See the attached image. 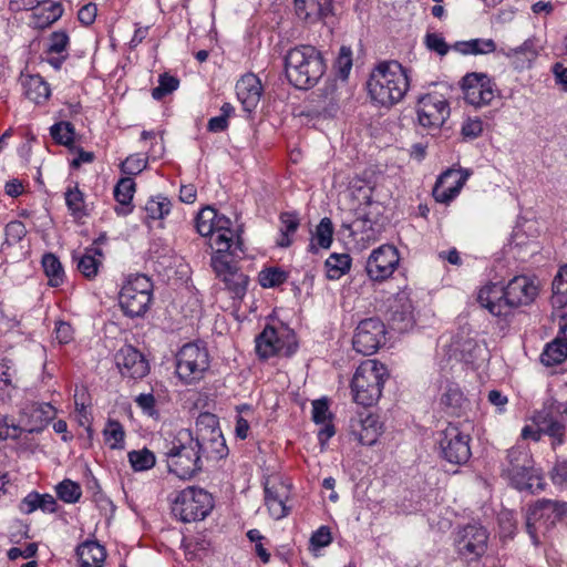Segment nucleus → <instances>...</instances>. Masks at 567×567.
Listing matches in <instances>:
<instances>
[{"label":"nucleus","instance_id":"23","mask_svg":"<svg viewBox=\"0 0 567 567\" xmlns=\"http://www.w3.org/2000/svg\"><path fill=\"white\" fill-rule=\"evenodd\" d=\"M19 509L25 515L37 509H41L44 513H54L56 511V501L50 494L31 492L20 502Z\"/></svg>","mask_w":567,"mask_h":567},{"label":"nucleus","instance_id":"30","mask_svg":"<svg viewBox=\"0 0 567 567\" xmlns=\"http://www.w3.org/2000/svg\"><path fill=\"white\" fill-rule=\"evenodd\" d=\"M23 87L25 96L37 104L44 103L51 94L49 84L38 74L29 75L23 81Z\"/></svg>","mask_w":567,"mask_h":567},{"label":"nucleus","instance_id":"34","mask_svg":"<svg viewBox=\"0 0 567 567\" xmlns=\"http://www.w3.org/2000/svg\"><path fill=\"white\" fill-rule=\"evenodd\" d=\"M360 430L357 431L353 427V432L357 433L358 441L361 445H373L379 435H380V429L378 420L373 415H368L365 419L360 420L359 422Z\"/></svg>","mask_w":567,"mask_h":567},{"label":"nucleus","instance_id":"39","mask_svg":"<svg viewBox=\"0 0 567 567\" xmlns=\"http://www.w3.org/2000/svg\"><path fill=\"white\" fill-rule=\"evenodd\" d=\"M104 441L112 450H122L125 446V431L116 420H109L103 431Z\"/></svg>","mask_w":567,"mask_h":567},{"label":"nucleus","instance_id":"61","mask_svg":"<svg viewBox=\"0 0 567 567\" xmlns=\"http://www.w3.org/2000/svg\"><path fill=\"white\" fill-rule=\"evenodd\" d=\"M22 433V429L10 421L8 416L0 419V441L7 439H18Z\"/></svg>","mask_w":567,"mask_h":567},{"label":"nucleus","instance_id":"53","mask_svg":"<svg viewBox=\"0 0 567 567\" xmlns=\"http://www.w3.org/2000/svg\"><path fill=\"white\" fill-rule=\"evenodd\" d=\"M464 401L463 393L457 388H449L441 398V404L451 413H455Z\"/></svg>","mask_w":567,"mask_h":567},{"label":"nucleus","instance_id":"46","mask_svg":"<svg viewBox=\"0 0 567 567\" xmlns=\"http://www.w3.org/2000/svg\"><path fill=\"white\" fill-rule=\"evenodd\" d=\"M55 489L58 497L69 504L76 503L82 495L81 486L71 480L62 481Z\"/></svg>","mask_w":567,"mask_h":567},{"label":"nucleus","instance_id":"49","mask_svg":"<svg viewBox=\"0 0 567 567\" xmlns=\"http://www.w3.org/2000/svg\"><path fill=\"white\" fill-rule=\"evenodd\" d=\"M16 371L8 364V362H0V398L2 400L11 396V391L14 389L12 378Z\"/></svg>","mask_w":567,"mask_h":567},{"label":"nucleus","instance_id":"26","mask_svg":"<svg viewBox=\"0 0 567 567\" xmlns=\"http://www.w3.org/2000/svg\"><path fill=\"white\" fill-rule=\"evenodd\" d=\"M567 359V331L566 336L560 333L548 343L540 355V361L547 367L556 365Z\"/></svg>","mask_w":567,"mask_h":567},{"label":"nucleus","instance_id":"47","mask_svg":"<svg viewBox=\"0 0 567 567\" xmlns=\"http://www.w3.org/2000/svg\"><path fill=\"white\" fill-rule=\"evenodd\" d=\"M171 210V202L166 197H156L147 200L145 212L152 219H162Z\"/></svg>","mask_w":567,"mask_h":567},{"label":"nucleus","instance_id":"51","mask_svg":"<svg viewBox=\"0 0 567 567\" xmlns=\"http://www.w3.org/2000/svg\"><path fill=\"white\" fill-rule=\"evenodd\" d=\"M178 80L168 74H162L158 80V85L152 90V97L162 100L167 94L172 93L178 87Z\"/></svg>","mask_w":567,"mask_h":567},{"label":"nucleus","instance_id":"42","mask_svg":"<svg viewBox=\"0 0 567 567\" xmlns=\"http://www.w3.org/2000/svg\"><path fill=\"white\" fill-rule=\"evenodd\" d=\"M551 318L557 322L559 332L566 336L567 332V295L551 296Z\"/></svg>","mask_w":567,"mask_h":567},{"label":"nucleus","instance_id":"38","mask_svg":"<svg viewBox=\"0 0 567 567\" xmlns=\"http://www.w3.org/2000/svg\"><path fill=\"white\" fill-rule=\"evenodd\" d=\"M42 267L45 276L49 279V285L51 287H59L64 281V270L63 267L58 259V257L53 254H45L42 257Z\"/></svg>","mask_w":567,"mask_h":567},{"label":"nucleus","instance_id":"36","mask_svg":"<svg viewBox=\"0 0 567 567\" xmlns=\"http://www.w3.org/2000/svg\"><path fill=\"white\" fill-rule=\"evenodd\" d=\"M454 49L462 54H488L496 50V43L492 39H472L456 42Z\"/></svg>","mask_w":567,"mask_h":567},{"label":"nucleus","instance_id":"27","mask_svg":"<svg viewBox=\"0 0 567 567\" xmlns=\"http://www.w3.org/2000/svg\"><path fill=\"white\" fill-rule=\"evenodd\" d=\"M215 433L216 435L221 434L217 416L209 412L200 413L196 419V437H193V443H200L204 442L206 439L214 437Z\"/></svg>","mask_w":567,"mask_h":567},{"label":"nucleus","instance_id":"33","mask_svg":"<svg viewBox=\"0 0 567 567\" xmlns=\"http://www.w3.org/2000/svg\"><path fill=\"white\" fill-rule=\"evenodd\" d=\"M265 502L270 515L275 519L284 518L288 514L285 504V493H280L275 486L265 485Z\"/></svg>","mask_w":567,"mask_h":567},{"label":"nucleus","instance_id":"54","mask_svg":"<svg viewBox=\"0 0 567 567\" xmlns=\"http://www.w3.org/2000/svg\"><path fill=\"white\" fill-rule=\"evenodd\" d=\"M352 68V51L348 47H341L336 60V69L341 79L346 80Z\"/></svg>","mask_w":567,"mask_h":567},{"label":"nucleus","instance_id":"31","mask_svg":"<svg viewBox=\"0 0 567 567\" xmlns=\"http://www.w3.org/2000/svg\"><path fill=\"white\" fill-rule=\"evenodd\" d=\"M296 16L303 21H317L327 16L328 8L318 0H293Z\"/></svg>","mask_w":567,"mask_h":567},{"label":"nucleus","instance_id":"17","mask_svg":"<svg viewBox=\"0 0 567 567\" xmlns=\"http://www.w3.org/2000/svg\"><path fill=\"white\" fill-rule=\"evenodd\" d=\"M466 103L476 107L488 105L495 97V84L484 73H470L462 80Z\"/></svg>","mask_w":567,"mask_h":567},{"label":"nucleus","instance_id":"57","mask_svg":"<svg viewBox=\"0 0 567 567\" xmlns=\"http://www.w3.org/2000/svg\"><path fill=\"white\" fill-rule=\"evenodd\" d=\"M146 165L147 161L143 156L138 154L130 155L121 164V171L126 175H137L146 167Z\"/></svg>","mask_w":567,"mask_h":567},{"label":"nucleus","instance_id":"7","mask_svg":"<svg viewBox=\"0 0 567 567\" xmlns=\"http://www.w3.org/2000/svg\"><path fill=\"white\" fill-rule=\"evenodd\" d=\"M153 282L145 275L130 277L118 296L120 306L130 318L142 317L152 302Z\"/></svg>","mask_w":567,"mask_h":567},{"label":"nucleus","instance_id":"13","mask_svg":"<svg viewBox=\"0 0 567 567\" xmlns=\"http://www.w3.org/2000/svg\"><path fill=\"white\" fill-rule=\"evenodd\" d=\"M488 535L480 525H466L457 532L454 544L457 554L467 561H474L484 555Z\"/></svg>","mask_w":567,"mask_h":567},{"label":"nucleus","instance_id":"16","mask_svg":"<svg viewBox=\"0 0 567 567\" xmlns=\"http://www.w3.org/2000/svg\"><path fill=\"white\" fill-rule=\"evenodd\" d=\"M419 123L429 128H439L450 116V106L445 99L437 94H425L417 102Z\"/></svg>","mask_w":567,"mask_h":567},{"label":"nucleus","instance_id":"9","mask_svg":"<svg viewBox=\"0 0 567 567\" xmlns=\"http://www.w3.org/2000/svg\"><path fill=\"white\" fill-rule=\"evenodd\" d=\"M209 365L208 350L197 343L183 346L176 354V373L186 384L202 380Z\"/></svg>","mask_w":567,"mask_h":567},{"label":"nucleus","instance_id":"63","mask_svg":"<svg viewBox=\"0 0 567 567\" xmlns=\"http://www.w3.org/2000/svg\"><path fill=\"white\" fill-rule=\"evenodd\" d=\"M550 476L555 485L567 488V460L557 461Z\"/></svg>","mask_w":567,"mask_h":567},{"label":"nucleus","instance_id":"24","mask_svg":"<svg viewBox=\"0 0 567 567\" xmlns=\"http://www.w3.org/2000/svg\"><path fill=\"white\" fill-rule=\"evenodd\" d=\"M210 236V246L215 249L213 256H223L226 260L230 259V254H228L229 249L234 247V250L238 249L243 251V240L239 235H236L234 231H215V234ZM233 251L231 254H234Z\"/></svg>","mask_w":567,"mask_h":567},{"label":"nucleus","instance_id":"2","mask_svg":"<svg viewBox=\"0 0 567 567\" xmlns=\"http://www.w3.org/2000/svg\"><path fill=\"white\" fill-rule=\"evenodd\" d=\"M410 86L405 69L396 61L379 63L371 72L368 92L371 100L383 107L399 103Z\"/></svg>","mask_w":567,"mask_h":567},{"label":"nucleus","instance_id":"32","mask_svg":"<svg viewBox=\"0 0 567 567\" xmlns=\"http://www.w3.org/2000/svg\"><path fill=\"white\" fill-rule=\"evenodd\" d=\"M200 456L206 458L219 460L227 455L228 449L221 434L206 439L204 442L195 443Z\"/></svg>","mask_w":567,"mask_h":567},{"label":"nucleus","instance_id":"19","mask_svg":"<svg viewBox=\"0 0 567 567\" xmlns=\"http://www.w3.org/2000/svg\"><path fill=\"white\" fill-rule=\"evenodd\" d=\"M467 177V172L447 169L435 183L433 197L437 203L449 204L458 195Z\"/></svg>","mask_w":567,"mask_h":567},{"label":"nucleus","instance_id":"3","mask_svg":"<svg viewBox=\"0 0 567 567\" xmlns=\"http://www.w3.org/2000/svg\"><path fill=\"white\" fill-rule=\"evenodd\" d=\"M322 54L312 45H298L285 55V73L290 84L300 90L313 87L326 72Z\"/></svg>","mask_w":567,"mask_h":567},{"label":"nucleus","instance_id":"43","mask_svg":"<svg viewBox=\"0 0 567 567\" xmlns=\"http://www.w3.org/2000/svg\"><path fill=\"white\" fill-rule=\"evenodd\" d=\"M127 457L132 468L135 472L151 470L156 463L154 453L147 449L131 451L128 452Z\"/></svg>","mask_w":567,"mask_h":567},{"label":"nucleus","instance_id":"44","mask_svg":"<svg viewBox=\"0 0 567 567\" xmlns=\"http://www.w3.org/2000/svg\"><path fill=\"white\" fill-rule=\"evenodd\" d=\"M50 134L58 144L71 147L74 142L75 131L72 123L61 121L50 127Z\"/></svg>","mask_w":567,"mask_h":567},{"label":"nucleus","instance_id":"8","mask_svg":"<svg viewBox=\"0 0 567 567\" xmlns=\"http://www.w3.org/2000/svg\"><path fill=\"white\" fill-rule=\"evenodd\" d=\"M212 495L203 488L187 487L173 499L172 513L184 523L203 520L213 509Z\"/></svg>","mask_w":567,"mask_h":567},{"label":"nucleus","instance_id":"45","mask_svg":"<svg viewBox=\"0 0 567 567\" xmlns=\"http://www.w3.org/2000/svg\"><path fill=\"white\" fill-rule=\"evenodd\" d=\"M216 217V209L213 207L203 208L195 218V227L197 233L207 237L214 234V219Z\"/></svg>","mask_w":567,"mask_h":567},{"label":"nucleus","instance_id":"59","mask_svg":"<svg viewBox=\"0 0 567 567\" xmlns=\"http://www.w3.org/2000/svg\"><path fill=\"white\" fill-rule=\"evenodd\" d=\"M425 45L430 51H434L441 56L446 55L450 50L444 38L437 33H427L425 35Z\"/></svg>","mask_w":567,"mask_h":567},{"label":"nucleus","instance_id":"6","mask_svg":"<svg viewBox=\"0 0 567 567\" xmlns=\"http://www.w3.org/2000/svg\"><path fill=\"white\" fill-rule=\"evenodd\" d=\"M167 458L169 472L182 480H189L202 470V456L193 443L192 431L179 433L178 444L174 443L168 450Z\"/></svg>","mask_w":567,"mask_h":567},{"label":"nucleus","instance_id":"48","mask_svg":"<svg viewBox=\"0 0 567 567\" xmlns=\"http://www.w3.org/2000/svg\"><path fill=\"white\" fill-rule=\"evenodd\" d=\"M258 280L264 288H274L287 280V274L279 268H268L259 272Z\"/></svg>","mask_w":567,"mask_h":567},{"label":"nucleus","instance_id":"22","mask_svg":"<svg viewBox=\"0 0 567 567\" xmlns=\"http://www.w3.org/2000/svg\"><path fill=\"white\" fill-rule=\"evenodd\" d=\"M81 567H102L106 558L105 548L94 540H86L76 547Z\"/></svg>","mask_w":567,"mask_h":567},{"label":"nucleus","instance_id":"29","mask_svg":"<svg viewBox=\"0 0 567 567\" xmlns=\"http://www.w3.org/2000/svg\"><path fill=\"white\" fill-rule=\"evenodd\" d=\"M540 431L550 439L554 450L566 441V425L549 414H540Z\"/></svg>","mask_w":567,"mask_h":567},{"label":"nucleus","instance_id":"60","mask_svg":"<svg viewBox=\"0 0 567 567\" xmlns=\"http://www.w3.org/2000/svg\"><path fill=\"white\" fill-rule=\"evenodd\" d=\"M483 132V123L478 117H468L462 125V135L466 140L477 138Z\"/></svg>","mask_w":567,"mask_h":567},{"label":"nucleus","instance_id":"20","mask_svg":"<svg viewBox=\"0 0 567 567\" xmlns=\"http://www.w3.org/2000/svg\"><path fill=\"white\" fill-rule=\"evenodd\" d=\"M262 86L255 74H245L236 83V94L245 111L251 112L259 103Z\"/></svg>","mask_w":567,"mask_h":567},{"label":"nucleus","instance_id":"56","mask_svg":"<svg viewBox=\"0 0 567 567\" xmlns=\"http://www.w3.org/2000/svg\"><path fill=\"white\" fill-rule=\"evenodd\" d=\"M69 45V35L65 31H55L50 35L47 52L49 54H61L66 51Z\"/></svg>","mask_w":567,"mask_h":567},{"label":"nucleus","instance_id":"35","mask_svg":"<svg viewBox=\"0 0 567 567\" xmlns=\"http://www.w3.org/2000/svg\"><path fill=\"white\" fill-rule=\"evenodd\" d=\"M280 219V237L277 245L281 248H287L292 244L291 236L297 231L300 225V219L296 213L285 212L279 216Z\"/></svg>","mask_w":567,"mask_h":567},{"label":"nucleus","instance_id":"37","mask_svg":"<svg viewBox=\"0 0 567 567\" xmlns=\"http://www.w3.org/2000/svg\"><path fill=\"white\" fill-rule=\"evenodd\" d=\"M327 277L331 280L340 279L351 266V257L348 254H331L326 262Z\"/></svg>","mask_w":567,"mask_h":567},{"label":"nucleus","instance_id":"14","mask_svg":"<svg viewBox=\"0 0 567 567\" xmlns=\"http://www.w3.org/2000/svg\"><path fill=\"white\" fill-rule=\"evenodd\" d=\"M385 327L379 318H368L358 324L353 336V349L363 355L377 352L384 340Z\"/></svg>","mask_w":567,"mask_h":567},{"label":"nucleus","instance_id":"50","mask_svg":"<svg viewBox=\"0 0 567 567\" xmlns=\"http://www.w3.org/2000/svg\"><path fill=\"white\" fill-rule=\"evenodd\" d=\"M333 225L330 218L324 217L320 220L316 229L315 238L321 248L328 249L332 243Z\"/></svg>","mask_w":567,"mask_h":567},{"label":"nucleus","instance_id":"21","mask_svg":"<svg viewBox=\"0 0 567 567\" xmlns=\"http://www.w3.org/2000/svg\"><path fill=\"white\" fill-rule=\"evenodd\" d=\"M471 333L470 328L463 327L453 341L455 351L460 352L462 360L466 363H474L483 359V354L486 351L485 347L472 337Z\"/></svg>","mask_w":567,"mask_h":567},{"label":"nucleus","instance_id":"18","mask_svg":"<svg viewBox=\"0 0 567 567\" xmlns=\"http://www.w3.org/2000/svg\"><path fill=\"white\" fill-rule=\"evenodd\" d=\"M115 363L123 377L142 379L148 373L144 355L132 346H123L115 354Z\"/></svg>","mask_w":567,"mask_h":567},{"label":"nucleus","instance_id":"4","mask_svg":"<svg viewBox=\"0 0 567 567\" xmlns=\"http://www.w3.org/2000/svg\"><path fill=\"white\" fill-rule=\"evenodd\" d=\"M502 472L518 491H527L535 494L545 487L540 471L535 467L534 460L527 447L517 445L509 449L503 463Z\"/></svg>","mask_w":567,"mask_h":567},{"label":"nucleus","instance_id":"55","mask_svg":"<svg viewBox=\"0 0 567 567\" xmlns=\"http://www.w3.org/2000/svg\"><path fill=\"white\" fill-rule=\"evenodd\" d=\"M6 243L8 245L18 244L27 234L25 226L20 220H12L4 228Z\"/></svg>","mask_w":567,"mask_h":567},{"label":"nucleus","instance_id":"58","mask_svg":"<svg viewBox=\"0 0 567 567\" xmlns=\"http://www.w3.org/2000/svg\"><path fill=\"white\" fill-rule=\"evenodd\" d=\"M312 420L317 424L331 421V413L327 399H319L312 402Z\"/></svg>","mask_w":567,"mask_h":567},{"label":"nucleus","instance_id":"40","mask_svg":"<svg viewBox=\"0 0 567 567\" xmlns=\"http://www.w3.org/2000/svg\"><path fill=\"white\" fill-rule=\"evenodd\" d=\"M64 195L65 204L70 210L71 216H73L75 219H81L87 216L84 194L79 189L78 186L68 188Z\"/></svg>","mask_w":567,"mask_h":567},{"label":"nucleus","instance_id":"5","mask_svg":"<svg viewBox=\"0 0 567 567\" xmlns=\"http://www.w3.org/2000/svg\"><path fill=\"white\" fill-rule=\"evenodd\" d=\"M389 373L377 360H365L355 370L351 382L353 400L363 406H371L379 401Z\"/></svg>","mask_w":567,"mask_h":567},{"label":"nucleus","instance_id":"25","mask_svg":"<svg viewBox=\"0 0 567 567\" xmlns=\"http://www.w3.org/2000/svg\"><path fill=\"white\" fill-rule=\"evenodd\" d=\"M104 254L100 247L90 246L78 259V270L87 279H93L102 266Z\"/></svg>","mask_w":567,"mask_h":567},{"label":"nucleus","instance_id":"41","mask_svg":"<svg viewBox=\"0 0 567 567\" xmlns=\"http://www.w3.org/2000/svg\"><path fill=\"white\" fill-rule=\"evenodd\" d=\"M391 324L393 329L404 332L411 329L414 324V317L412 305L409 300L402 303V310L395 309L391 316Z\"/></svg>","mask_w":567,"mask_h":567},{"label":"nucleus","instance_id":"1","mask_svg":"<svg viewBox=\"0 0 567 567\" xmlns=\"http://www.w3.org/2000/svg\"><path fill=\"white\" fill-rule=\"evenodd\" d=\"M538 295V286L527 276H516L506 286L488 284L477 295L478 303L495 317H506L520 306L532 303Z\"/></svg>","mask_w":567,"mask_h":567},{"label":"nucleus","instance_id":"28","mask_svg":"<svg viewBox=\"0 0 567 567\" xmlns=\"http://www.w3.org/2000/svg\"><path fill=\"white\" fill-rule=\"evenodd\" d=\"M135 193V183L131 177H123L114 187V197L121 207H116L118 215H127L132 212L131 202Z\"/></svg>","mask_w":567,"mask_h":567},{"label":"nucleus","instance_id":"12","mask_svg":"<svg viewBox=\"0 0 567 567\" xmlns=\"http://www.w3.org/2000/svg\"><path fill=\"white\" fill-rule=\"evenodd\" d=\"M210 265L231 298L241 300L247 292L249 277L231 259L226 260L223 256H212Z\"/></svg>","mask_w":567,"mask_h":567},{"label":"nucleus","instance_id":"11","mask_svg":"<svg viewBox=\"0 0 567 567\" xmlns=\"http://www.w3.org/2000/svg\"><path fill=\"white\" fill-rule=\"evenodd\" d=\"M471 436L456 424L450 423L440 432V456L454 465H464L471 458Z\"/></svg>","mask_w":567,"mask_h":567},{"label":"nucleus","instance_id":"62","mask_svg":"<svg viewBox=\"0 0 567 567\" xmlns=\"http://www.w3.org/2000/svg\"><path fill=\"white\" fill-rule=\"evenodd\" d=\"M551 290V296L567 295V265H564L559 268L553 280Z\"/></svg>","mask_w":567,"mask_h":567},{"label":"nucleus","instance_id":"15","mask_svg":"<svg viewBox=\"0 0 567 567\" xmlns=\"http://www.w3.org/2000/svg\"><path fill=\"white\" fill-rule=\"evenodd\" d=\"M400 256L393 245H382L370 254L365 270L371 280L383 281L392 276L399 266Z\"/></svg>","mask_w":567,"mask_h":567},{"label":"nucleus","instance_id":"64","mask_svg":"<svg viewBox=\"0 0 567 567\" xmlns=\"http://www.w3.org/2000/svg\"><path fill=\"white\" fill-rule=\"evenodd\" d=\"M136 404L143 412L150 416H157L158 413L155 409V396L152 393H142L135 399Z\"/></svg>","mask_w":567,"mask_h":567},{"label":"nucleus","instance_id":"52","mask_svg":"<svg viewBox=\"0 0 567 567\" xmlns=\"http://www.w3.org/2000/svg\"><path fill=\"white\" fill-rule=\"evenodd\" d=\"M551 506H565L560 504L558 501H551L547 498H542L536 501L533 505L529 506L527 511L526 517H548L549 513H551Z\"/></svg>","mask_w":567,"mask_h":567},{"label":"nucleus","instance_id":"10","mask_svg":"<svg viewBox=\"0 0 567 567\" xmlns=\"http://www.w3.org/2000/svg\"><path fill=\"white\" fill-rule=\"evenodd\" d=\"M297 348L295 333L286 328L275 329L272 326H266L256 337V352L261 359L274 355L290 357Z\"/></svg>","mask_w":567,"mask_h":567}]
</instances>
